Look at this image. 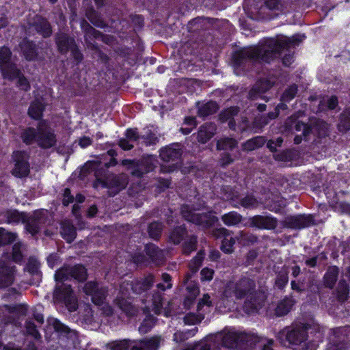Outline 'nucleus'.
<instances>
[{"label": "nucleus", "instance_id": "nucleus-56", "mask_svg": "<svg viewBox=\"0 0 350 350\" xmlns=\"http://www.w3.org/2000/svg\"><path fill=\"white\" fill-rule=\"evenodd\" d=\"M204 260L203 254L198 252L191 260L189 269L193 273H196L202 266Z\"/></svg>", "mask_w": 350, "mask_h": 350}, {"label": "nucleus", "instance_id": "nucleus-10", "mask_svg": "<svg viewBox=\"0 0 350 350\" xmlns=\"http://www.w3.org/2000/svg\"><path fill=\"white\" fill-rule=\"evenodd\" d=\"M348 327H337L333 330L325 350H347L350 342Z\"/></svg>", "mask_w": 350, "mask_h": 350}, {"label": "nucleus", "instance_id": "nucleus-51", "mask_svg": "<svg viewBox=\"0 0 350 350\" xmlns=\"http://www.w3.org/2000/svg\"><path fill=\"white\" fill-rule=\"evenodd\" d=\"M82 26L84 29L85 34L88 36L90 38L97 40L101 39L104 41V37H105L106 36L103 34L101 31L96 29L87 22H85V24H83Z\"/></svg>", "mask_w": 350, "mask_h": 350}, {"label": "nucleus", "instance_id": "nucleus-7", "mask_svg": "<svg viewBox=\"0 0 350 350\" xmlns=\"http://www.w3.org/2000/svg\"><path fill=\"white\" fill-rule=\"evenodd\" d=\"M87 278L88 270L82 264H76L75 265H65L57 269L55 273L56 282L75 280L79 282H83Z\"/></svg>", "mask_w": 350, "mask_h": 350}, {"label": "nucleus", "instance_id": "nucleus-15", "mask_svg": "<svg viewBox=\"0 0 350 350\" xmlns=\"http://www.w3.org/2000/svg\"><path fill=\"white\" fill-rule=\"evenodd\" d=\"M255 291H256L255 280L246 276H242L237 280L232 289L237 299H244Z\"/></svg>", "mask_w": 350, "mask_h": 350}, {"label": "nucleus", "instance_id": "nucleus-44", "mask_svg": "<svg viewBox=\"0 0 350 350\" xmlns=\"http://www.w3.org/2000/svg\"><path fill=\"white\" fill-rule=\"evenodd\" d=\"M25 212H19L17 210H10L5 213V217L8 223H19L21 221L23 224L27 220Z\"/></svg>", "mask_w": 350, "mask_h": 350}, {"label": "nucleus", "instance_id": "nucleus-5", "mask_svg": "<svg viewBox=\"0 0 350 350\" xmlns=\"http://www.w3.org/2000/svg\"><path fill=\"white\" fill-rule=\"evenodd\" d=\"M301 41L299 35L284 38H269L265 40V46H267L269 53L271 52L269 55L272 61L279 57L284 50L298 46Z\"/></svg>", "mask_w": 350, "mask_h": 350}, {"label": "nucleus", "instance_id": "nucleus-53", "mask_svg": "<svg viewBox=\"0 0 350 350\" xmlns=\"http://www.w3.org/2000/svg\"><path fill=\"white\" fill-rule=\"evenodd\" d=\"M206 18L204 17H197L191 20L188 23L189 31L191 32H198L204 29V24Z\"/></svg>", "mask_w": 350, "mask_h": 350}, {"label": "nucleus", "instance_id": "nucleus-17", "mask_svg": "<svg viewBox=\"0 0 350 350\" xmlns=\"http://www.w3.org/2000/svg\"><path fill=\"white\" fill-rule=\"evenodd\" d=\"M162 341L160 335L146 336L141 339L131 340V350H159Z\"/></svg>", "mask_w": 350, "mask_h": 350}, {"label": "nucleus", "instance_id": "nucleus-30", "mask_svg": "<svg viewBox=\"0 0 350 350\" xmlns=\"http://www.w3.org/2000/svg\"><path fill=\"white\" fill-rule=\"evenodd\" d=\"M187 228L185 224L174 226L169 236V241L174 245L180 244L187 235Z\"/></svg>", "mask_w": 350, "mask_h": 350}, {"label": "nucleus", "instance_id": "nucleus-6", "mask_svg": "<svg viewBox=\"0 0 350 350\" xmlns=\"http://www.w3.org/2000/svg\"><path fill=\"white\" fill-rule=\"evenodd\" d=\"M57 285L53 293L54 300L59 304H64L70 312L78 309V301L70 284L64 283Z\"/></svg>", "mask_w": 350, "mask_h": 350}, {"label": "nucleus", "instance_id": "nucleus-35", "mask_svg": "<svg viewBox=\"0 0 350 350\" xmlns=\"http://www.w3.org/2000/svg\"><path fill=\"white\" fill-rule=\"evenodd\" d=\"M288 273L289 268L286 265H284L281 270L277 273L275 285L278 289L283 290L288 284Z\"/></svg>", "mask_w": 350, "mask_h": 350}, {"label": "nucleus", "instance_id": "nucleus-36", "mask_svg": "<svg viewBox=\"0 0 350 350\" xmlns=\"http://www.w3.org/2000/svg\"><path fill=\"white\" fill-rule=\"evenodd\" d=\"M38 129L31 126L27 127L21 133L22 142L27 146L32 145L37 142Z\"/></svg>", "mask_w": 350, "mask_h": 350}, {"label": "nucleus", "instance_id": "nucleus-47", "mask_svg": "<svg viewBox=\"0 0 350 350\" xmlns=\"http://www.w3.org/2000/svg\"><path fill=\"white\" fill-rule=\"evenodd\" d=\"M131 340L124 339L122 340H116L107 345L108 350H129L131 349Z\"/></svg>", "mask_w": 350, "mask_h": 350}, {"label": "nucleus", "instance_id": "nucleus-60", "mask_svg": "<svg viewBox=\"0 0 350 350\" xmlns=\"http://www.w3.org/2000/svg\"><path fill=\"white\" fill-rule=\"evenodd\" d=\"M294 129L296 131L302 132V135L304 137L308 136L312 132V126L302 121L298 120L295 122Z\"/></svg>", "mask_w": 350, "mask_h": 350}, {"label": "nucleus", "instance_id": "nucleus-64", "mask_svg": "<svg viewBox=\"0 0 350 350\" xmlns=\"http://www.w3.org/2000/svg\"><path fill=\"white\" fill-rule=\"evenodd\" d=\"M271 85L268 80L260 81L252 88L253 91L258 93H265L271 88Z\"/></svg>", "mask_w": 350, "mask_h": 350}, {"label": "nucleus", "instance_id": "nucleus-9", "mask_svg": "<svg viewBox=\"0 0 350 350\" xmlns=\"http://www.w3.org/2000/svg\"><path fill=\"white\" fill-rule=\"evenodd\" d=\"M37 144L42 149H49L56 145L57 137L54 131L46 120H42L37 124Z\"/></svg>", "mask_w": 350, "mask_h": 350}, {"label": "nucleus", "instance_id": "nucleus-49", "mask_svg": "<svg viewBox=\"0 0 350 350\" xmlns=\"http://www.w3.org/2000/svg\"><path fill=\"white\" fill-rule=\"evenodd\" d=\"M198 240L196 235H191L189 239L185 241L182 247L183 253L185 255H189L192 252L197 250Z\"/></svg>", "mask_w": 350, "mask_h": 350}, {"label": "nucleus", "instance_id": "nucleus-11", "mask_svg": "<svg viewBox=\"0 0 350 350\" xmlns=\"http://www.w3.org/2000/svg\"><path fill=\"white\" fill-rule=\"evenodd\" d=\"M83 293L91 297L92 302L96 306H102L108 295V288L100 286L96 281H88L83 288Z\"/></svg>", "mask_w": 350, "mask_h": 350}, {"label": "nucleus", "instance_id": "nucleus-26", "mask_svg": "<svg viewBox=\"0 0 350 350\" xmlns=\"http://www.w3.org/2000/svg\"><path fill=\"white\" fill-rule=\"evenodd\" d=\"M245 300L243 304V310L247 314L258 313L261 307L259 293L255 291L245 297Z\"/></svg>", "mask_w": 350, "mask_h": 350}, {"label": "nucleus", "instance_id": "nucleus-23", "mask_svg": "<svg viewBox=\"0 0 350 350\" xmlns=\"http://www.w3.org/2000/svg\"><path fill=\"white\" fill-rule=\"evenodd\" d=\"M55 43L58 52L62 55H66L77 42L73 37L65 32L59 31L55 35Z\"/></svg>", "mask_w": 350, "mask_h": 350}, {"label": "nucleus", "instance_id": "nucleus-4", "mask_svg": "<svg viewBox=\"0 0 350 350\" xmlns=\"http://www.w3.org/2000/svg\"><path fill=\"white\" fill-rule=\"evenodd\" d=\"M180 212L185 221L200 226L204 230L212 228L218 221L217 216L206 213H196L193 208L187 204L181 205Z\"/></svg>", "mask_w": 350, "mask_h": 350}, {"label": "nucleus", "instance_id": "nucleus-3", "mask_svg": "<svg viewBox=\"0 0 350 350\" xmlns=\"http://www.w3.org/2000/svg\"><path fill=\"white\" fill-rule=\"evenodd\" d=\"M97 167V162L91 161L85 163L83 166L84 170L87 172L94 171L95 180L93 182V187L98 189L101 187L103 189H113L118 193L124 189L126 185V180L118 176L112 174L108 175V171L102 169H96Z\"/></svg>", "mask_w": 350, "mask_h": 350}, {"label": "nucleus", "instance_id": "nucleus-33", "mask_svg": "<svg viewBox=\"0 0 350 350\" xmlns=\"http://www.w3.org/2000/svg\"><path fill=\"white\" fill-rule=\"evenodd\" d=\"M267 142L264 136L254 137L242 144V149L244 151H252L262 147Z\"/></svg>", "mask_w": 350, "mask_h": 350}, {"label": "nucleus", "instance_id": "nucleus-19", "mask_svg": "<svg viewBox=\"0 0 350 350\" xmlns=\"http://www.w3.org/2000/svg\"><path fill=\"white\" fill-rule=\"evenodd\" d=\"M315 224L314 217L312 215H297L286 218L284 225L291 229H302Z\"/></svg>", "mask_w": 350, "mask_h": 350}, {"label": "nucleus", "instance_id": "nucleus-8", "mask_svg": "<svg viewBox=\"0 0 350 350\" xmlns=\"http://www.w3.org/2000/svg\"><path fill=\"white\" fill-rule=\"evenodd\" d=\"M12 159L14 167L11 170V174L18 178L27 177L30 174V155L28 152L24 150H14Z\"/></svg>", "mask_w": 350, "mask_h": 350}, {"label": "nucleus", "instance_id": "nucleus-63", "mask_svg": "<svg viewBox=\"0 0 350 350\" xmlns=\"http://www.w3.org/2000/svg\"><path fill=\"white\" fill-rule=\"evenodd\" d=\"M125 137L127 139L132 142H137L140 140L141 135L139 134L137 128H129L125 131Z\"/></svg>", "mask_w": 350, "mask_h": 350}, {"label": "nucleus", "instance_id": "nucleus-24", "mask_svg": "<svg viewBox=\"0 0 350 350\" xmlns=\"http://www.w3.org/2000/svg\"><path fill=\"white\" fill-rule=\"evenodd\" d=\"M3 78L10 81L16 80V86L22 91L29 92L31 90V84L28 79L24 75L22 70L18 67L9 72V73Z\"/></svg>", "mask_w": 350, "mask_h": 350}, {"label": "nucleus", "instance_id": "nucleus-31", "mask_svg": "<svg viewBox=\"0 0 350 350\" xmlns=\"http://www.w3.org/2000/svg\"><path fill=\"white\" fill-rule=\"evenodd\" d=\"M339 269L337 266L333 265L328 267L323 276V284L326 288L332 289L338 280Z\"/></svg>", "mask_w": 350, "mask_h": 350}, {"label": "nucleus", "instance_id": "nucleus-38", "mask_svg": "<svg viewBox=\"0 0 350 350\" xmlns=\"http://www.w3.org/2000/svg\"><path fill=\"white\" fill-rule=\"evenodd\" d=\"M242 219V215L237 211H230L221 216V221L227 226H237Z\"/></svg>", "mask_w": 350, "mask_h": 350}, {"label": "nucleus", "instance_id": "nucleus-37", "mask_svg": "<svg viewBox=\"0 0 350 350\" xmlns=\"http://www.w3.org/2000/svg\"><path fill=\"white\" fill-rule=\"evenodd\" d=\"M163 225L159 221H154L148 226L147 232L150 239L159 241L161 237Z\"/></svg>", "mask_w": 350, "mask_h": 350}, {"label": "nucleus", "instance_id": "nucleus-52", "mask_svg": "<svg viewBox=\"0 0 350 350\" xmlns=\"http://www.w3.org/2000/svg\"><path fill=\"white\" fill-rule=\"evenodd\" d=\"M337 297L339 300L345 301L349 293V286L344 280L339 281L337 288Z\"/></svg>", "mask_w": 350, "mask_h": 350}, {"label": "nucleus", "instance_id": "nucleus-32", "mask_svg": "<svg viewBox=\"0 0 350 350\" xmlns=\"http://www.w3.org/2000/svg\"><path fill=\"white\" fill-rule=\"evenodd\" d=\"M45 105L40 100H35L31 103L28 109L29 116L35 120H42Z\"/></svg>", "mask_w": 350, "mask_h": 350}, {"label": "nucleus", "instance_id": "nucleus-61", "mask_svg": "<svg viewBox=\"0 0 350 350\" xmlns=\"http://www.w3.org/2000/svg\"><path fill=\"white\" fill-rule=\"evenodd\" d=\"M233 162L234 159H232L230 153L224 152L220 154V158L219 159L218 163L221 167L226 168Z\"/></svg>", "mask_w": 350, "mask_h": 350}, {"label": "nucleus", "instance_id": "nucleus-41", "mask_svg": "<svg viewBox=\"0 0 350 350\" xmlns=\"http://www.w3.org/2000/svg\"><path fill=\"white\" fill-rule=\"evenodd\" d=\"M293 301L288 297H285L281 300L277 305L275 308V314L278 317H282L287 314L292 309Z\"/></svg>", "mask_w": 350, "mask_h": 350}, {"label": "nucleus", "instance_id": "nucleus-48", "mask_svg": "<svg viewBox=\"0 0 350 350\" xmlns=\"http://www.w3.org/2000/svg\"><path fill=\"white\" fill-rule=\"evenodd\" d=\"M298 92V86L295 83L288 86L282 93L280 100L282 102H291L297 95Z\"/></svg>", "mask_w": 350, "mask_h": 350}, {"label": "nucleus", "instance_id": "nucleus-57", "mask_svg": "<svg viewBox=\"0 0 350 350\" xmlns=\"http://www.w3.org/2000/svg\"><path fill=\"white\" fill-rule=\"evenodd\" d=\"M25 327L28 335L31 336L36 340L41 338L40 334L39 333L36 325L32 321H26Z\"/></svg>", "mask_w": 350, "mask_h": 350}, {"label": "nucleus", "instance_id": "nucleus-43", "mask_svg": "<svg viewBox=\"0 0 350 350\" xmlns=\"http://www.w3.org/2000/svg\"><path fill=\"white\" fill-rule=\"evenodd\" d=\"M337 129L342 133L350 131V110H345L340 113Z\"/></svg>", "mask_w": 350, "mask_h": 350}, {"label": "nucleus", "instance_id": "nucleus-1", "mask_svg": "<svg viewBox=\"0 0 350 350\" xmlns=\"http://www.w3.org/2000/svg\"><path fill=\"white\" fill-rule=\"evenodd\" d=\"M265 40L260 45L253 47H243L232 53L231 64L234 73L238 76L245 75L256 62L270 63L271 57Z\"/></svg>", "mask_w": 350, "mask_h": 350}, {"label": "nucleus", "instance_id": "nucleus-55", "mask_svg": "<svg viewBox=\"0 0 350 350\" xmlns=\"http://www.w3.org/2000/svg\"><path fill=\"white\" fill-rule=\"evenodd\" d=\"M240 204L245 208H255L258 206L257 199L252 195H246L240 200Z\"/></svg>", "mask_w": 350, "mask_h": 350}, {"label": "nucleus", "instance_id": "nucleus-59", "mask_svg": "<svg viewBox=\"0 0 350 350\" xmlns=\"http://www.w3.org/2000/svg\"><path fill=\"white\" fill-rule=\"evenodd\" d=\"M87 17L90 23L97 27L103 28L105 26V22L98 16V14L94 10L87 14Z\"/></svg>", "mask_w": 350, "mask_h": 350}, {"label": "nucleus", "instance_id": "nucleus-42", "mask_svg": "<svg viewBox=\"0 0 350 350\" xmlns=\"http://www.w3.org/2000/svg\"><path fill=\"white\" fill-rule=\"evenodd\" d=\"M146 255L148 256L150 260L156 262L161 259V251L158 246L154 243H147L144 247Z\"/></svg>", "mask_w": 350, "mask_h": 350}, {"label": "nucleus", "instance_id": "nucleus-58", "mask_svg": "<svg viewBox=\"0 0 350 350\" xmlns=\"http://www.w3.org/2000/svg\"><path fill=\"white\" fill-rule=\"evenodd\" d=\"M69 51L70 52V56L73 59L75 64L79 66L83 60L84 56L77 44L76 43Z\"/></svg>", "mask_w": 350, "mask_h": 350}, {"label": "nucleus", "instance_id": "nucleus-25", "mask_svg": "<svg viewBox=\"0 0 350 350\" xmlns=\"http://www.w3.org/2000/svg\"><path fill=\"white\" fill-rule=\"evenodd\" d=\"M250 225L258 229L273 230L278 225L276 218L272 216L255 215L250 218Z\"/></svg>", "mask_w": 350, "mask_h": 350}, {"label": "nucleus", "instance_id": "nucleus-28", "mask_svg": "<svg viewBox=\"0 0 350 350\" xmlns=\"http://www.w3.org/2000/svg\"><path fill=\"white\" fill-rule=\"evenodd\" d=\"M216 126L213 122H206L200 126L197 139L201 144H205L208 142L215 135Z\"/></svg>", "mask_w": 350, "mask_h": 350}, {"label": "nucleus", "instance_id": "nucleus-54", "mask_svg": "<svg viewBox=\"0 0 350 350\" xmlns=\"http://www.w3.org/2000/svg\"><path fill=\"white\" fill-rule=\"evenodd\" d=\"M15 241V234L0 228V247L12 243Z\"/></svg>", "mask_w": 350, "mask_h": 350}, {"label": "nucleus", "instance_id": "nucleus-46", "mask_svg": "<svg viewBox=\"0 0 350 350\" xmlns=\"http://www.w3.org/2000/svg\"><path fill=\"white\" fill-rule=\"evenodd\" d=\"M238 241L243 246H250L258 241V237L252 233L241 231Z\"/></svg>", "mask_w": 350, "mask_h": 350}, {"label": "nucleus", "instance_id": "nucleus-22", "mask_svg": "<svg viewBox=\"0 0 350 350\" xmlns=\"http://www.w3.org/2000/svg\"><path fill=\"white\" fill-rule=\"evenodd\" d=\"M16 268L5 262L0 263V288H5L12 285L15 280Z\"/></svg>", "mask_w": 350, "mask_h": 350}, {"label": "nucleus", "instance_id": "nucleus-45", "mask_svg": "<svg viewBox=\"0 0 350 350\" xmlns=\"http://www.w3.org/2000/svg\"><path fill=\"white\" fill-rule=\"evenodd\" d=\"M141 143L145 146H151L156 145L159 139L157 135L150 129H148L144 135H141Z\"/></svg>", "mask_w": 350, "mask_h": 350}, {"label": "nucleus", "instance_id": "nucleus-39", "mask_svg": "<svg viewBox=\"0 0 350 350\" xmlns=\"http://www.w3.org/2000/svg\"><path fill=\"white\" fill-rule=\"evenodd\" d=\"M157 323V318L152 314H148L143 319L140 325L139 326L138 331L141 334H146L150 332L152 329L155 326Z\"/></svg>", "mask_w": 350, "mask_h": 350}, {"label": "nucleus", "instance_id": "nucleus-18", "mask_svg": "<svg viewBox=\"0 0 350 350\" xmlns=\"http://www.w3.org/2000/svg\"><path fill=\"white\" fill-rule=\"evenodd\" d=\"M12 57V52L8 45L0 46V70L3 77L18 67Z\"/></svg>", "mask_w": 350, "mask_h": 350}, {"label": "nucleus", "instance_id": "nucleus-14", "mask_svg": "<svg viewBox=\"0 0 350 350\" xmlns=\"http://www.w3.org/2000/svg\"><path fill=\"white\" fill-rule=\"evenodd\" d=\"M213 236L216 239H221L220 250L226 254H230L234 252V246L236 238L233 237V232L226 228L221 227L213 230Z\"/></svg>", "mask_w": 350, "mask_h": 350}, {"label": "nucleus", "instance_id": "nucleus-20", "mask_svg": "<svg viewBox=\"0 0 350 350\" xmlns=\"http://www.w3.org/2000/svg\"><path fill=\"white\" fill-rule=\"evenodd\" d=\"M155 282V277L148 273L141 278H137L131 282V289L135 294L142 295L150 291Z\"/></svg>", "mask_w": 350, "mask_h": 350}, {"label": "nucleus", "instance_id": "nucleus-16", "mask_svg": "<svg viewBox=\"0 0 350 350\" xmlns=\"http://www.w3.org/2000/svg\"><path fill=\"white\" fill-rule=\"evenodd\" d=\"M183 153V146L180 143H172L159 150V157L165 163H178L181 161Z\"/></svg>", "mask_w": 350, "mask_h": 350}, {"label": "nucleus", "instance_id": "nucleus-29", "mask_svg": "<svg viewBox=\"0 0 350 350\" xmlns=\"http://www.w3.org/2000/svg\"><path fill=\"white\" fill-rule=\"evenodd\" d=\"M36 32L44 38H49L52 35V26L46 18L39 17L32 24Z\"/></svg>", "mask_w": 350, "mask_h": 350}, {"label": "nucleus", "instance_id": "nucleus-34", "mask_svg": "<svg viewBox=\"0 0 350 350\" xmlns=\"http://www.w3.org/2000/svg\"><path fill=\"white\" fill-rule=\"evenodd\" d=\"M219 108L216 101L209 100L198 107V115L199 117L205 118L217 113Z\"/></svg>", "mask_w": 350, "mask_h": 350}, {"label": "nucleus", "instance_id": "nucleus-21", "mask_svg": "<svg viewBox=\"0 0 350 350\" xmlns=\"http://www.w3.org/2000/svg\"><path fill=\"white\" fill-rule=\"evenodd\" d=\"M22 56L27 62L38 59V50L36 42L28 38H23L18 44Z\"/></svg>", "mask_w": 350, "mask_h": 350}, {"label": "nucleus", "instance_id": "nucleus-2", "mask_svg": "<svg viewBox=\"0 0 350 350\" xmlns=\"http://www.w3.org/2000/svg\"><path fill=\"white\" fill-rule=\"evenodd\" d=\"M312 336L308 342L304 343L305 348L302 350H314L323 342V334L320 328H312L308 324L301 325H293L291 326L286 327L279 332L278 334V339L281 342H288L289 345H299L304 342L309 337L308 333Z\"/></svg>", "mask_w": 350, "mask_h": 350}, {"label": "nucleus", "instance_id": "nucleus-40", "mask_svg": "<svg viewBox=\"0 0 350 350\" xmlns=\"http://www.w3.org/2000/svg\"><path fill=\"white\" fill-rule=\"evenodd\" d=\"M61 234L62 238L68 243L74 241L77 237L75 227L70 223L64 224L62 226Z\"/></svg>", "mask_w": 350, "mask_h": 350}, {"label": "nucleus", "instance_id": "nucleus-27", "mask_svg": "<svg viewBox=\"0 0 350 350\" xmlns=\"http://www.w3.org/2000/svg\"><path fill=\"white\" fill-rule=\"evenodd\" d=\"M245 300L243 304V310L247 314L258 313L261 307L259 293L255 291L245 297Z\"/></svg>", "mask_w": 350, "mask_h": 350}, {"label": "nucleus", "instance_id": "nucleus-50", "mask_svg": "<svg viewBox=\"0 0 350 350\" xmlns=\"http://www.w3.org/2000/svg\"><path fill=\"white\" fill-rule=\"evenodd\" d=\"M238 142L234 138L225 137L219 140L217 143L218 150H232L237 146Z\"/></svg>", "mask_w": 350, "mask_h": 350}, {"label": "nucleus", "instance_id": "nucleus-13", "mask_svg": "<svg viewBox=\"0 0 350 350\" xmlns=\"http://www.w3.org/2000/svg\"><path fill=\"white\" fill-rule=\"evenodd\" d=\"M25 230L32 236L38 234L41 229V226L46 224L48 220L46 212L43 210H38L31 216L26 214Z\"/></svg>", "mask_w": 350, "mask_h": 350}, {"label": "nucleus", "instance_id": "nucleus-62", "mask_svg": "<svg viewBox=\"0 0 350 350\" xmlns=\"http://www.w3.org/2000/svg\"><path fill=\"white\" fill-rule=\"evenodd\" d=\"M131 23H133L135 29H141L144 25V18L140 14H131L129 16Z\"/></svg>", "mask_w": 350, "mask_h": 350}, {"label": "nucleus", "instance_id": "nucleus-12", "mask_svg": "<svg viewBox=\"0 0 350 350\" xmlns=\"http://www.w3.org/2000/svg\"><path fill=\"white\" fill-rule=\"evenodd\" d=\"M249 336L244 332H228L221 339V345L227 349L245 350L248 347Z\"/></svg>", "mask_w": 350, "mask_h": 350}]
</instances>
